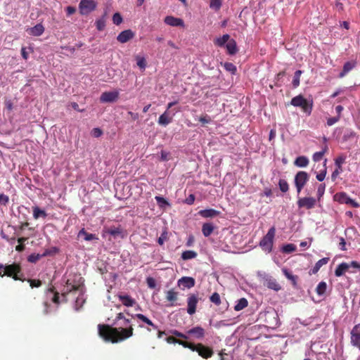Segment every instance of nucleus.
<instances>
[{
	"label": "nucleus",
	"mask_w": 360,
	"mask_h": 360,
	"mask_svg": "<svg viewBox=\"0 0 360 360\" xmlns=\"http://www.w3.org/2000/svg\"><path fill=\"white\" fill-rule=\"evenodd\" d=\"M122 321L117 325L119 328H114L108 324H98V335L105 342L117 343L122 342L134 334V328L130 323L129 319L124 318Z\"/></svg>",
	"instance_id": "obj_1"
},
{
	"label": "nucleus",
	"mask_w": 360,
	"mask_h": 360,
	"mask_svg": "<svg viewBox=\"0 0 360 360\" xmlns=\"http://www.w3.org/2000/svg\"><path fill=\"white\" fill-rule=\"evenodd\" d=\"M4 276L11 277L15 281H21L22 282L25 281L24 274L22 271V266L20 264L16 262L4 265V270L1 277Z\"/></svg>",
	"instance_id": "obj_2"
},
{
	"label": "nucleus",
	"mask_w": 360,
	"mask_h": 360,
	"mask_svg": "<svg viewBox=\"0 0 360 360\" xmlns=\"http://www.w3.org/2000/svg\"><path fill=\"white\" fill-rule=\"evenodd\" d=\"M290 104L295 107L301 108L302 110L307 115H311L313 109V101H307L302 95H298L291 99Z\"/></svg>",
	"instance_id": "obj_3"
},
{
	"label": "nucleus",
	"mask_w": 360,
	"mask_h": 360,
	"mask_svg": "<svg viewBox=\"0 0 360 360\" xmlns=\"http://www.w3.org/2000/svg\"><path fill=\"white\" fill-rule=\"evenodd\" d=\"M276 233V229L274 226L270 228L266 234L261 240L259 245L263 250L270 252L272 250L274 238Z\"/></svg>",
	"instance_id": "obj_4"
},
{
	"label": "nucleus",
	"mask_w": 360,
	"mask_h": 360,
	"mask_svg": "<svg viewBox=\"0 0 360 360\" xmlns=\"http://www.w3.org/2000/svg\"><path fill=\"white\" fill-rule=\"evenodd\" d=\"M309 174L304 171H300L296 174L295 176V184L298 194L309 181Z\"/></svg>",
	"instance_id": "obj_5"
},
{
	"label": "nucleus",
	"mask_w": 360,
	"mask_h": 360,
	"mask_svg": "<svg viewBox=\"0 0 360 360\" xmlns=\"http://www.w3.org/2000/svg\"><path fill=\"white\" fill-rule=\"evenodd\" d=\"M97 4L94 0H81L79 4L81 15H88L96 8Z\"/></svg>",
	"instance_id": "obj_6"
},
{
	"label": "nucleus",
	"mask_w": 360,
	"mask_h": 360,
	"mask_svg": "<svg viewBox=\"0 0 360 360\" xmlns=\"http://www.w3.org/2000/svg\"><path fill=\"white\" fill-rule=\"evenodd\" d=\"M350 343L360 350V323L354 326L350 332Z\"/></svg>",
	"instance_id": "obj_7"
},
{
	"label": "nucleus",
	"mask_w": 360,
	"mask_h": 360,
	"mask_svg": "<svg viewBox=\"0 0 360 360\" xmlns=\"http://www.w3.org/2000/svg\"><path fill=\"white\" fill-rule=\"evenodd\" d=\"M178 103V101L170 102L167 104V108L165 112L162 114L158 118V124L162 126H167L172 121V116H170L169 109Z\"/></svg>",
	"instance_id": "obj_8"
},
{
	"label": "nucleus",
	"mask_w": 360,
	"mask_h": 360,
	"mask_svg": "<svg viewBox=\"0 0 360 360\" xmlns=\"http://www.w3.org/2000/svg\"><path fill=\"white\" fill-rule=\"evenodd\" d=\"M195 351L197 352L198 355L202 357L203 359H208L212 357L214 354V352L212 348L207 347L202 343H198L195 345Z\"/></svg>",
	"instance_id": "obj_9"
},
{
	"label": "nucleus",
	"mask_w": 360,
	"mask_h": 360,
	"mask_svg": "<svg viewBox=\"0 0 360 360\" xmlns=\"http://www.w3.org/2000/svg\"><path fill=\"white\" fill-rule=\"evenodd\" d=\"M119 98V91H105L102 93L100 97L101 103H112L116 101Z\"/></svg>",
	"instance_id": "obj_10"
},
{
	"label": "nucleus",
	"mask_w": 360,
	"mask_h": 360,
	"mask_svg": "<svg viewBox=\"0 0 360 360\" xmlns=\"http://www.w3.org/2000/svg\"><path fill=\"white\" fill-rule=\"evenodd\" d=\"M198 302V297L195 294H191L187 299V312L190 315H193L196 311V307Z\"/></svg>",
	"instance_id": "obj_11"
},
{
	"label": "nucleus",
	"mask_w": 360,
	"mask_h": 360,
	"mask_svg": "<svg viewBox=\"0 0 360 360\" xmlns=\"http://www.w3.org/2000/svg\"><path fill=\"white\" fill-rule=\"evenodd\" d=\"M316 204V200L311 197H304L300 198L297 201L299 207H305L307 209H311Z\"/></svg>",
	"instance_id": "obj_12"
},
{
	"label": "nucleus",
	"mask_w": 360,
	"mask_h": 360,
	"mask_svg": "<svg viewBox=\"0 0 360 360\" xmlns=\"http://www.w3.org/2000/svg\"><path fill=\"white\" fill-rule=\"evenodd\" d=\"M134 36L135 34L131 30H126L118 34L117 39L119 42L124 44L133 39Z\"/></svg>",
	"instance_id": "obj_13"
},
{
	"label": "nucleus",
	"mask_w": 360,
	"mask_h": 360,
	"mask_svg": "<svg viewBox=\"0 0 360 360\" xmlns=\"http://www.w3.org/2000/svg\"><path fill=\"white\" fill-rule=\"evenodd\" d=\"M164 22L167 25L173 27H183L184 25L183 20L171 15L165 17Z\"/></svg>",
	"instance_id": "obj_14"
},
{
	"label": "nucleus",
	"mask_w": 360,
	"mask_h": 360,
	"mask_svg": "<svg viewBox=\"0 0 360 360\" xmlns=\"http://www.w3.org/2000/svg\"><path fill=\"white\" fill-rule=\"evenodd\" d=\"M187 333L193 335L196 339H202L205 336V330L200 326H196L188 330Z\"/></svg>",
	"instance_id": "obj_15"
},
{
	"label": "nucleus",
	"mask_w": 360,
	"mask_h": 360,
	"mask_svg": "<svg viewBox=\"0 0 360 360\" xmlns=\"http://www.w3.org/2000/svg\"><path fill=\"white\" fill-rule=\"evenodd\" d=\"M198 214L204 218H212L219 215L220 212L214 209H205L200 210Z\"/></svg>",
	"instance_id": "obj_16"
},
{
	"label": "nucleus",
	"mask_w": 360,
	"mask_h": 360,
	"mask_svg": "<svg viewBox=\"0 0 360 360\" xmlns=\"http://www.w3.org/2000/svg\"><path fill=\"white\" fill-rule=\"evenodd\" d=\"M356 63L355 61H348L344 64L342 72L339 74V77H344L349 71H351L355 66Z\"/></svg>",
	"instance_id": "obj_17"
},
{
	"label": "nucleus",
	"mask_w": 360,
	"mask_h": 360,
	"mask_svg": "<svg viewBox=\"0 0 360 360\" xmlns=\"http://www.w3.org/2000/svg\"><path fill=\"white\" fill-rule=\"evenodd\" d=\"M227 52L230 55H234L238 51L236 41L233 39H229L227 44H226Z\"/></svg>",
	"instance_id": "obj_18"
},
{
	"label": "nucleus",
	"mask_w": 360,
	"mask_h": 360,
	"mask_svg": "<svg viewBox=\"0 0 360 360\" xmlns=\"http://www.w3.org/2000/svg\"><path fill=\"white\" fill-rule=\"evenodd\" d=\"M179 285L187 288H191L195 285V279L192 277H183L179 280Z\"/></svg>",
	"instance_id": "obj_19"
},
{
	"label": "nucleus",
	"mask_w": 360,
	"mask_h": 360,
	"mask_svg": "<svg viewBox=\"0 0 360 360\" xmlns=\"http://www.w3.org/2000/svg\"><path fill=\"white\" fill-rule=\"evenodd\" d=\"M349 269V264L346 263V262H342L341 264H340L336 269L335 270V275L337 276V277H340L342 276L346 271H347Z\"/></svg>",
	"instance_id": "obj_20"
},
{
	"label": "nucleus",
	"mask_w": 360,
	"mask_h": 360,
	"mask_svg": "<svg viewBox=\"0 0 360 360\" xmlns=\"http://www.w3.org/2000/svg\"><path fill=\"white\" fill-rule=\"evenodd\" d=\"M44 32V27L41 24H37L33 27L30 28L29 33L31 35L39 37L41 36Z\"/></svg>",
	"instance_id": "obj_21"
},
{
	"label": "nucleus",
	"mask_w": 360,
	"mask_h": 360,
	"mask_svg": "<svg viewBox=\"0 0 360 360\" xmlns=\"http://www.w3.org/2000/svg\"><path fill=\"white\" fill-rule=\"evenodd\" d=\"M329 261L328 257H324L319 259L314 265V266L311 269V274H316L321 267L325 264H326Z\"/></svg>",
	"instance_id": "obj_22"
},
{
	"label": "nucleus",
	"mask_w": 360,
	"mask_h": 360,
	"mask_svg": "<svg viewBox=\"0 0 360 360\" xmlns=\"http://www.w3.org/2000/svg\"><path fill=\"white\" fill-rule=\"evenodd\" d=\"M214 229V226L212 223H205L202 226V232L204 236H210Z\"/></svg>",
	"instance_id": "obj_23"
},
{
	"label": "nucleus",
	"mask_w": 360,
	"mask_h": 360,
	"mask_svg": "<svg viewBox=\"0 0 360 360\" xmlns=\"http://www.w3.org/2000/svg\"><path fill=\"white\" fill-rule=\"evenodd\" d=\"M118 297L122 304L126 307H132L135 304V300L127 295H120Z\"/></svg>",
	"instance_id": "obj_24"
},
{
	"label": "nucleus",
	"mask_w": 360,
	"mask_h": 360,
	"mask_svg": "<svg viewBox=\"0 0 360 360\" xmlns=\"http://www.w3.org/2000/svg\"><path fill=\"white\" fill-rule=\"evenodd\" d=\"M294 164L298 167H305L309 165V160L305 156H299L295 159Z\"/></svg>",
	"instance_id": "obj_25"
},
{
	"label": "nucleus",
	"mask_w": 360,
	"mask_h": 360,
	"mask_svg": "<svg viewBox=\"0 0 360 360\" xmlns=\"http://www.w3.org/2000/svg\"><path fill=\"white\" fill-rule=\"evenodd\" d=\"M266 286L268 288L274 290L275 291H279L281 290V285L274 278H270L266 280Z\"/></svg>",
	"instance_id": "obj_26"
},
{
	"label": "nucleus",
	"mask_w": 360,
	"mask_h": 360,
	"mask_svg": "<svg viewBox=\"0 0 360 360\" xmlns=\"http://www.w3.org/2000/svg\"><path fill=\"white\" fill-rule=\"evenodd\" d=\"M230 39V36L228 34H224L221 37L217 38L214 40V45L222 47L226 44H227L228 41Z\"/></svg>",
	"instance_id": "obj_27"
},
{
	"label": "nucleus",
	"mask_w": 360,
	"mask_h": 360,
	"mask_svg": "<svg viewBox=\"0 0 360 360\" xmlns=\"http://www.w3.org/2000/svg\"><path fill=\"white\" fill-rule=\"evenodd\" d=\"M132 316L136 317V318L139 319V320H141V321L146 323L147 325L152 326L153 329H155V330L158 329V326L156 325H155L149 319H148L143 314H136Z\"/></svg>",
	"instance_id": "obj_28"
},
{
	"label": "nucleus",
	"mask_w": 360,
	"mask_h": 360,
	"mask_svg": "<svg viewBox=\"0 0 360 360\" xmlns=\"http://www.w3.org/2000/svg\"><path fill=\"white\" fill-rule=\"evenodd\" d=\"M78 236H84V240L86 241L98 240V238L95 234L86 232L84 229H82V230L79 231Z\"/></svg>",
	"instance_id": "obj_29"
},
{
	"label": "nucleus",
	"mask_w": 360,
	"mask_h": 360,
	"mask_svg": "<svg viewBox=\"0 0 360 360\" xmlns=\"http://www.w3.org/2000/svg\"><path fill=\"white\" fill-rule=\"evenodd\" d=\"M282 271L285 277L289 279L294 287L297 285V280L298 278L297 276L292 275L287 269H283Z\"/></svg>",
	"instance_id": "obj_30"
},
{
	"label": "nucleus",
	"mask_w": 360,
	"mask_h": 360,
	"mask_svg": "<svg viewBox=\"0 0 360 360\" xmlns=\"http://www.w3.org/2000/svg\"><path fill=\"white\" fill-rule=\"evenodd\" d=\"M47 216L46 212L44 210H41L39 207H33V217L35 219L39 217L46 218Z\"/></svg>",
	"instance_id": "obj_31"
},
{
	"label": "nucleus",
	"mask_w": 360,
	"mask_h": 360,
	"mask_svg": "<svg viewBox=\"0 0 360 360\" xmlns=\"http://www.w3.org/2000/svg\"><path fill=\"white\" fill-rule=\"evenodd\" d=\"M67 292H73V291H76V290H79L81 285H82V283H72L70 282V280H68L67 281Z\"/></svg>",
	"instance_id": "obj_32"
},
{
	"label": "nucleus",
	"mask_w": 360,
	"mask_h": 360,
	"mask_svg": "<svg viewBox=\"0 0 360 360\" xmlns=\"http://www.w3.org/2000/svg\"><path fill=\"white\" fill-rule=\"evenodd\" d=\"M248 304L247 299L243 297L238 300L236 304L234 307L236 311H240L245 308Z\"/></svg>",
	"instance_id": "obj_33"
},
{
	"label": "nucleus",
	"mask_w": 360,
	"mask_h": 360,
	"mask_svg": "<svg viewBox=\"0 0 360 360\" xmlns=\"http://www.w3.org/2000/svg\"><path fill=\"white\" fill-rule=\"evenodd\" d=\"M197 255H198L197 252L193 250H186L182 252L181 258L184 260H188V259H191L195 258L197 257Z\"/></svg>",
	"instance_id": "obj_34"
},
{
	"label": "nucleus",
	"mask_w": 360,
	"mask_h": 360,
	"mask_svg": "<svg viewBox=\"0 0 360 360\" xmlns=\"http://www.w3.org/2000/svg\"><path fill=\"white\" fill-rule=\"evenodd\" d=\"M335 197L338 198V201L341 203L348 205L349 202H352V198H350L345 193H340L339 194H336Z\"/></svg>",
	"instance_id": "obj_35"
},
{
	"label": "nucleus",
	"mask_w": 360,
	"mask_h": 360,
	"mask_svg": "<svg viewBox=\"0 0 360 360\" xmlns=\"http://www.w3.org/2000/svg\"><path fill=\"white\" fill-rule=\"evenodd\" d=\"M328 148L327 145H325V146L323 147V148L321 151L316 152L313 155V160L314 162L320 161L323 158L324 154L328 151Z\"/></svg>",
	"instance_id": "obj_36"
},
{
	"label": "nucleus",
	"mask_w": 360,
	"mask_h": 360,
	"mask_svg": "<svg viewBox=\"0 0 360 360\" xmlns=\"http://www.w3.org/2000/svg\"><path fill=\"white\" fill-rule=\"evenodd\" d=\"M326 289H327L326 283L324 281H321L318 284V285L316 288V292L319 295L322 296V295H325Z\"/></svg>",
	"instance_id": "obj_37"
},
{
	"label": "nucleus",
	"mask_w": 360,
	"mask_h": 360,
	"mask_svg": "<svg viewBox=\"0 0 360 360\" xmlns=\"http://www.w3.org/2000/svg\"><path fill=\"white\" fill-rule=\"evenodd\" d=\"M155 199L160 208H165V206L169 205L168 201L162 196H155Z\"/></svg>",
	"instance_id": "obj_38"
},
{
	"label": "nucleus",
	"mask_w": 360,
	"mask_h": 360,
	"mask_svg": "<svg viewBox=\"0 0 360 360\" xmlns=\"http://www.w3.org/2000/svg\"><path fill=\"white\" fill-rule=\"evenodd\" d=\"M178 344L183 346L185 348L190 349L193 352L195 351V347H196L195 344H194L193 342H188V341H184L182 340H179Z\"/></svg>",
	"instance_id": "obj_39"
},
{
	"label": "nucleus",
	"mask_w": 360,
	"mask_h": 360,
	"mask_svg": "<svg viewBox=\"0 0 360 360\" xmlns=\"http://www.w3.org/2000/svg\"><path fill=\"white\" fill-rule=\"evenodd\" d=\"M224 68L226 71L230 72L233 75H235L237 71V68H236V65L234 64H233L232 63H229V62L225 63L224 64Z\"/></svg>",
	"instance_id": "obj_40"
},
{
	"label": "nucleus",
	"mask_w": 360,
	"mask_h": 360,
	"mask_svg": "<svg viewBox=\"0 0 360 360\" xmlns=\"http://www.w3.org/2000/svg\"><path fill=\"white\" fill-rule=\"evenodd\" d=\"M136 60L137 65L142 70H145L146 67V60L144 57H141L139 56H136Z\"/></svg>",
	"instance_id": "obj_41"
},
{
	"label": "nucleus",
	"mask_w": 360,
	"mask_h": 360,
	"mask_svg": "<svg viewBox=\"0 0 360 360\" xmlns=\"http://www.w3.org/2000/svg\"><path fill=\"white\" fill-rule=\"evenodd\" d=\"M96 26L98 31H102L105 27V15L100 19L96 20Z\"/></svg>",
	"instance_id": "obj_42"
},
{
	"label": "nucleus",
	"mask_w": 360,
	"mask_h": 360,
	"mask_svg": "<svg viewBox=\"0 0 360 360\" xmlns=\"http://www.w3.org/2000/svg\"><path fill=\"white\" fill-rule=\"evenodd\" d=\"M302 73V72L300 70H297L295 72L294 77L292 79V85L295 88L297 87L300 85V79Z\"/></svg>",
	"instance_id": "obj_43"
},
{
	"label": "nucleus",
	"mask_w": 360,
	"mask_h": 360,
	"mask_svg": "<svg viewBox=\"0 0 360 360\" xmlns=\"http://www.w3.org/2000/svg\"><path fill=\"white\" fill-rule=\"evenodd\" d=\"M210 300L217 306H219L221 302L219 294L216 292L210 296Z\"/></svg>",
	"instance_id": "obj_44"
},
{
	"label": "nucleus",
	"mask_w": 360,
	"mask_h": 360,
	"mask_svg": "<svg viewBox=\"0 0 360 360\" xmlns=\"http://www.w3.org/2000/svg\"><path fill=\"white\" fill-rule=\"evenodd\" d=\"M280 190L283 193H286L289 189L288 183L285 179H280L278 182Z\"/></svg>",
	"instance_id": "obj_45"
},
{
	"label": "nucleus",
	"mask_w": 360,
	"mask_h": 360,
	"mask_svg": "<svg viewBox=\"0 0 360 360\" xmlns=\"http://www.w3.org/2000/svg\"><path fill=\"white\" fill-rule=\"evenodd\" d=\"M41 258L42 256L41 254L33 253L28 256L27 261L31 263H36Z\"/></svg>",
	"instance_id": "obj_46"
},
{
	"label": "nucleus",
	"mask_w": 360,
	"mask_h": 360,
	"mask_svg": "<svg viewBox=\"0 0 360 360\" xmlns=\"http://www.w3.org/2000/svg\"><path fill=\"white\" fill-rule=\"evenodd\" d=\"M166 298L168 301L174 302L177 299V293L172 290L167 291Z\"/></svg>",
	"instance_id": "obj_47"
},
{
	"label": "nucleus",
	"mask_w": 360,
	"mask_h": 360,
	"mask_svg": "<svg viewBox=\"0 0 360 360\" xmlns=\"http://www.w3.org/2000/svg\"><path fill=\"white\" fill-rule=\"evenodd\" d=\"M29 283L32 288H39L42 285V283L40 280L36 279H25Z\"/></svg>",
	"instance_id": "obj_48"
},
{
	"label": "nucleus",
	"mask_w": 360,
	"mask_h": 360,
	"mask_svg": "<svg viewBox=\"0 0 360 360\" xmlns=\"http://www.w3.org/2000/svg\"><path fill=\"white\" fill-rule=\"evenodd\" d=\"M210 6L216 11L219 10L221 6V0H210Z\"/></svg>",
	"instance_id": "obj_49"
},
{
	"label": "nucleus",
	"mask_w": 360,
	"mask_h": 360,
	"mask_svg": "<svg viewBox=\"0 0 360 360\" xmlns=\"http://www.w3.org/2000/svg\"><path fill=\"white\" fill-rule=\"evenodd\" d=\"M295 246L294 244H287L284 245L282 248V250L285 253H290L295 250Z\"/></svg>",
	"instance_id": "obj_50"
},
{
	"label": "nucleus",
	"mask_w": 360,
	"mask_h": 360,
	"mask_svg": "<svg viewBox=\"0 0 360 360\" xmlns=\"http://www.w3.org/2000/svg\"><path fill=\"white\" fill-rule=\"evenodd\" d=\"M109 234L116 236L122 233V229L120 227L110 228L107 231Z\"/></svg>",
	"instance_id": "obj_51"
},
{
	"label": "nucleus",
	"mask_w": 360,
	"mask_h": 360,
	"mask_svg": "<svg viewBox=\"0 0 360 360\" xmlns=\"http://www.w3.org/2000/svg\"><path fill=\"white\" fill-rule=\"evenodd\" d=\"M340 120V116H335L327 119V126L330 127L337 123Z\"/></svg>",
	"instance_id": "obj_52"
},
{
	"label": "nucleus",
	"mask_w": 360,
	"mask_h": 360,
	"mask_svg": "<svg viewBox=\"0 0 360 360\" xmlns=\"http://www.w3.org/2000/svg\"><path fill=\"white\" fill-rule=\"evenodd\" d=\"M0 235H1V238L3 239L6 240V241L10 243L11 244L14 243V242L15 241V236L9 237L3 231H1Z\"/></svg>",
	"instance_id": "obj_53"
},
{
	"label": "nucleus",
	"mask_w": 360,
	"mask_h": 360,
	"mask_svg": "<svg viewBox=\"0 0 360 360\" xmlns=\"http://www.w3.org/2000/svg\"><path fill=\"white\" fill-rule=\"evenodd\" d=\"M113 23L118 25L122 23V18L119 13H115L112 16Z\"/></svg>",
	"instance_id": "obj_54"
},
{
	"label": "nucleus",
	"mask_w": 360,
	"mask_h": 360,
	"mask_svg": "<svg viewBox=\"0 0 360 360\" xmlns=\"http://www.w3.org/2000/svg\"><path fill=\"white\" fill-rule=\"evenodd\" d=\"M167 240V232L165 231L162 233L161 236L159 237L158 240V243L160 245H162L165 240Z\"/></svg>",
	"instance_id": "obj_55"
},
{
	"label": "nucleus",
	"mask_w": 360,
	"mask_h": 360,
	"mask_svg": "<svg viewBox=\"0 0 360 360\" xmlns=\"http://www.w3.org/2000/svg\"><path fill=\"white\" fill-rule=\"evenodd\" d=\"M9 202V197L4 193L0 194V204L6 205Z\"/></svg>",
	"instance_id": "obj_56"
},
{
	"label": "nucleus",
	"mask_w": 360,
	"mask_h": 360,
	"mask_svg": "<svg viewBox=\"0 0 360 360\" xmlns=\"http://www.w3.org/2000/svg\"><path fill=\"white\" fill-rule=\"evenodd\" d=\"M172 335L174 336V337H177V338H182V339H184V340H187L188 338V337L184 334V333H182L178 330H172Z\"/></svg>",
	"instance_id": "obj_57"
},
{
	"label": "nucleus",
	"mask_w": 360,
	"mask_h": 360,
	"mask_svg": "<svg viewBox=\"0 0 360 360\" xmlns=\"http://www.w3.org/2000/svg\"><path fill=\"white\" fill-rule=\"evenodd\" d=\"M326 185L324 184H320L318 189H317V195L319 199H320L321 197L323 196L325 192Z\"/></svg>",
	"instance_id": "obj_58"
},
{
	"label": "nucleus",
	"mask_w": 360,
	"mask_h": 360,
	"mask_svg": "<svg viewBox=\"0 0 360 360\" xmlns=\"http://www.w3.org/2000/svg\"><path fill=\"white\" fill-rule=\"evenodd\" d=\"M341 172L342 170H340V169L338 167L331 174V179L333 181H335L336 180L337 177L338 176Z\"/></svg>",
	"instance_id": "obj_59"
},
{
	"label": "nucleus",
	"mask_w": 360,
	"mask_h": 360,
	"mask_svg": "<svg viewBox=\"0 0 360 360\" xmlns=\"http://www.w3.org/2000/svg\"><path fill=\"white\" fill-rule=\"evenodd\" d=\"M326 175V169L321 172L319 174L316 175V179L319 181H322L324 180Z\"/></svg>",
	"instance_id": "obj_60"
},
{
	"label": "nucleus",
	"mask_w": 360,
	"mask_h": 360,
	"mask_svg": "<svg viewBox=\"0 0 360 360\" xmlns=\"http://www.w3.org/2000/svg\"><path fill=\"white\" fill-rule=\"evenodd\" d=\"M102 134H103V131L99 128H94L92 130V135L94 137H96V138L100 137L102 135Z\"/></svg>",
	"instance_id": "obj_61"
},
{
	"label": "nucleus",
	"mask_w": 360,
	"mask_h": 360,
	"mask_svg": "<svg viewBox=\"0 0 360 360\" xmlns=\"http://www.w3.org/2000/svg\"><path fill=\"white\" fill-rule=\"evenodd\" d=\"M199 121L202 124H205L210 123V121H211V119H210V117L208 115H205V116L200 117V119H199Z\"/></svg>",
	"instance_id": "obj_62"
},
{
	"label": "nucleus",
	"mask_w": 360,
	"mask_h": 360,
	"mask_svg": "<svg viewBox=\"0 0 360 360\" xmlns=\"http://www.w3.org/2000/svg\"><path fill=\"white\" fill-rule=\"evenodd\" d=\"M195 197L193 194H190L188 198H186L185 202L188 205L193 204L195 201Z\"/></svg>",
	"instance_id": "obj_63"
},
{
	"label": "nucleus",
	"mask_w": 360,
	"mask_h": 360,
	"mask_svg": "<svg viewBox=\"0 0 360 360\" xmlns=\"http://www.w3.org/2000/svg\"><path fill=\"white\" fill-rule=\"evenodd\" d=\"M179 340L174 336H169L167 338L166 341L169 344H178Z\"/></svg>",
	"instance_id": "obj_64"
}]
</instances>
